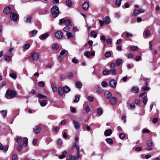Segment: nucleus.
<instances>
[{
	"mask_svg": "<svg viewBox=\"0 0 160 160\" xmlns=\"http://www.w3.org/2000/svg\"><path fill=\"white\" fill-rule=\"evenodd\" d=\"M17 93L15 91L8 90L6 92L5 97L8 99H11L15 97Z\"/></svg>",
	"mask_w": 160,
	"mask_h": 160,
	"instance_id": "nucleus-1",
	"label": "nucleus"
},
{
	"mask_svg": "<svg viewBox=\"0 0 160 160\" xmlns=\"http://www.w3.org/2000/svg\"><path fill=\"white\" fill-rule=\"evenodd\" d=\"M52 17L53 18L57 17L59 15V9L57 6H53L51 9Z\"/></svg>",
	"mask_w": 160,
	"mask_h": 160,
	"instance_id": "nucleus-2",
	"label": "nucleus"
},
{
	"mask_svg": "<svg viewBox=\"0 0 160 160\" xmlns=\"http://www.w3.org/2000/svg\"><path fill=\"white\" fill-rule=\"evenodd\" d=\"M30 56L32 60L37 61L39 58V53L38 52H33L31 53Z\"/></svg>",
	"mask_w": 160,
	"mask_h": 160,
	"instance_id": "nucleus-3",
	"label": "nucleus"
},
{
	"mask_svg": "<svg viewBox=\"0 0 160 160\" xmlns=\"http://www.w3.org/2000/svg\"><path fill=\"white\" fill-rule=\"evenodd\" d=\"M55 36L57 39H60L63 37V33L60 31H57L55 33Z\"/></svg>",
	"mask_w": 160,
	"mask_h": 160,
	"instance_id": "nucleus-4",
	"label": "nucleus"
},
{
	"mask_svg": "<svg viewBox=\"0 0 160 160\" xmlns=\"http://www.w3.org/2000/svg\"><path fill=\"white\" fill-rule=\"evenodd\" d=\"M144 10L142 8H141L138 10L134 9L133 10V12L132 14L134 16H137L138 14L144 12Z\"/></svg>",
	"mask_w": 160,
	"mask_h": 160,
	"instance_id": "nucleus-5",
	"label": "nucleus"
},
{
	"mask_svg": "<svg viewBox=\"0 0 160 160\" xmlns=\"http://www.w3.org/2000/svg\"><path fill=\"white\" fill-rule=\"evenodd\" d=\"M75 148L77 150L78 154L77 157V158L78 159L80 157V150L79 147L78 145H76L75 143H74L72 147V148Z\"/></svg>",
	"mask_w": 160,
	"mask_h": 160,
	"instance_id": "nucleus-6",
	"label": "nucleus"
},
{
	"mask_svg": "<svg viewBox=\"0 0 160 160\" xmlns=\"http://www.w3.org/2000/svg\"><path fill=\"white\" fill-rule=\"evenodd\" d=\"M33 130L34 133L37 134L41 132V128L39 126L36 125L33 128Z\"/></svg>",
	"mask_w": 160,
	"mask_h": 160,
	"instance_id": "nucleus-7",
	"label": "nucleus"
},
{
	"mask_svg": "<svg viewBox=\"0 0 160 160\" xmlns=\"http://www.w3.org/2000/svg\"><path fill=\"white\" fill-rule=\"evenodd\" d=\"M11 19L13 21H16L18 18L17 14L15 12H12L10 15Z\"/></svg>",
	"mask_w": 160,
	"mask_h": 160,
	"instance_id": "nucleus-8",
	"label": "nucleus"
},
{
	"mask_svg": "<svg viewBox=\"0 0 160 160\" xmlns=\"http://www.w3.org/2000/svg\"><path fill=\"white\" fill-rule=\"evenodd\" d=\"M32 17L30 15H27L25 17L24 21L27 23H31Z\"/></svg>",
	"mask_w": 160,
	"mask_h": 160,
	"instance_id": "nucleus-9",
	"label": "nucleus"
},
{
	"mask_svg": "<svg viewBox=\"0 0 160 160\" xmlns=\"http://www.w3.org/2000/svg\"><path fill=\"white\" fill-rule=\"evenodd\" d=\"M84 55L86 57L88 58L91 56H94L95 55V52H90L88 51L85 52L84 53Z\"/></svg>",
	"mask_w": 160,
	"mask_h": 160,
	"instance_id": "nucleus-10",
	"label": "nucleus"
},
{
	"mask_svg": "<svg viewBox=\"0 0 160 160\" xmlns=\"http://www.w3.org/2000/svg\"><path fill=\"white\" fill-rule=\"evenodd\" d=\"M117 84V81L115 80L112 79L109 81V85L112 88H115Z\"/></svg>",
	"mask_w": 160,
	"mask_h": 160,
	"instance_id": "nucleus-11",
	"label": "nucleus"
},
{
	"mask_svg": "<svg viewBox=\"0 0 160 160\" xmlns=\"http://www.w3.org/2000/svg\"><path fill=\"white\" fill-rule=\"evenodd\" d=\"M11 11V8L9 7L8 6L6 7L3 10V12L7 14H9Z\"/></svg>",
	"mask_w": 160,
	"mask_h": 160,
	"instance_id": "nucleus-12",
	"label": "nucleus"
},
{
	"mask_svg": "<svg viewBox=\"0 0 160 160\" xmlns=\"http://www.w3.org/2000/svg\"><path fill=\"white\" fill-rule=\"evenodd\" d=\"M117 101V99L114 97H112L109 99V102L111 105H115Z\"/></svg>",
	"mask_w": 160,
	"mask_h": 160,
	"instance_id": "nucleus-13",
	"label": "nucleus"
},
{
	"mask_svg": "<svg viewBox=\"0 0 160 160\" xmlns=\"http://www.w3.org/2000/svg\"><path fill=\"white\" fill-rule=\"evenodd\" d=\"M49 34L48 33H46L42 34L39 36V38L42 40H44L47 38L49 36Z\"/></svg>",
	"mask_w": 160,
	"mask_h": 160,
	"instance_id": "nucleus-14",
	"label": "nucleus"
},
{
	"mask_svg": "<svg viewBox=\"0 0 160 160\" xmlns=\"http://www.w3.org/2000/svg\"><path fill=\"white\" fill-rule=\"evenodd\" d=\"M139 90V88L137 86H133L131 89V91L132 92L135 93H137L138 92Z\"/></svg>",
	"mask_w": 160,
	"mask_h": 160,
	"instance_id": "nucleus-15",
	"label": "nucleus"
},
{
	"mask_svg": "<svg viewBox=\"0 0 160 160\" xmlns=\"http://www.w3.org/2000/svg\"><path fill=\"white\" fill-rule=\"evenodd\" d=\"M112 133V131L110 129H108L105 130L104 132L105 136H110Z\"/></svg>",
	"mask_w": 160,
	"mask_h": 160,
	"instance_id": "nucleus-16",
	"label": "nucleus"
},
{
	"mask_svg": "<svg viewBox=\"0 0 160 160\" xmlns=\"http://www.w3.org/2000/svg\"><path fill=\"white\" fill-rule=\"evenodd\" d=\"M83 9L84 10L88 9L89 7V3L86 2H85L82 5Z\"/></svg>",
	"mask_w": 160,
	"mask_h": 160,
	"instance_id": "nucleus-17",
	"label": "nucleus"
},
{
	"mask_svg": "<svg viewBox=\"0 0 160 160\" xmlns=\"http://www.w3.org/2000/svg\"><path fill=\"white\" fill-rule=\"evenodd\" d=\"M8 149V147L7 145L3 146L2 144L0 143V150H3L5 151H7Z\"/></svg>",
	"mask_w": 160,
	"mask_h": 160,
	"instance_id": "nucleus-18",
	"label": "nucleus"
},
{
	"mask_svg": "<svg viewBox=\"0 0 160 160\" xmlns=\"http://www.w3.org/2000/svg\"><path fill=\"white\" fill-rule=\"evenodd\" d=\"M73 123L74 124L75 128L76 129H78L80 128V125L79 123L77 121L75 120H73Z\"/></svg>",
	"mask_w": 160,
	"mask_h": 160,
	"instance_id": "nucleus-19",
	"label": "nucleus"
},
{
	"mask_svg": "<svg viewBox=\"0 0 160 160\" xmlns=\"http://www.w3.org/2000/svg\"><path fill=\"white\" fill-rule=\"evenodd\" d=\"M104 96L107 98H109L112 96V94L109 92H106L104 93Z\"/></svg>",
	"mask_w": 160,
	"mask_h": 160,
	"instance_id": "nucleus-20",
	"label": "nucleus"
},
{
	"mask_svg": "<svg viewBox=\"0 0 160 160\" xmlns=\"http://www.w3.org/2000/svg\"><path fill=\"white\" fill-rule=\"evenodd\" d=\"M63 90L64 92L68 93L70 91L71 89L69 87L66 86L63 88Z\"/></svg>",
	"mask_w": 160,
	"mask_h": 160,
	"instance_id": "nucleus-21",
	"label": "nucleus"
},
{
	"mask_svg": "<svg viewBox=\"0 0 160 160\" xmlns=\"http://www.w3.org/2000/svg\"><path fill=\"white\" fill-rule=\"evenodd\" d=\"M58 94L60 95H62L64 93V91L63 88L62 87H59L58 88Z\"/></svg>",
	"mask_w": 160,
	"mask_h": 160,
	"instance_id": "nucleus-22",
	"label": "nucleus"
},
{
	"mask_svg": "<svg viewBox=\"0 0 160 160\" xmlns=\"http://www.w3.org/2000/svg\"><path fill=\"white\" fill-rule=\"evenodd\" d=\"M9 76L14 79H16L17 78V75L16 74L13 72H11L9 73Z\"/></svg>",
	"mask_w": 160,
	"mask_h": 160,
	"instance_id": "nucleus-23",
	"label": "nucleus"
},
{
	"mask_svg": "<svg viewBox=\"0 0 160 160\" xmlns=\"http://www.w3.org/2000/svg\"><path fill=\"white\" fill-rule=\"evenodd\" d=\"M104 23L106 24H108L110 22V18L108 16H107L104 18Z\"/></svg>",
	"mask_w": 160,
	"mask_h": 160,
	"instance_id": "nucleus-24",
	"label": "nucleus"
},
{
	"mask_svg": "<svg viewBox=\"0 0 160 160\" xmlns=\"http://www.w3.org/2000/svg\"><path fill=\"white\" fill-rule=\"evenodd\" d=\"M76 87L79 89L81 88L82 86V83L78 81H77L76 82Z\"/></svg>",
	"mask_w": 160,
	"mask_h": 160,
	"instance_id": "nucleus-25",
	"label": "nucleus"
},
{
	"mask_svg": "<svg viewBox=\"0 0 160 160\" xmlns=\"http://www.w3.org/2000/svg\"><path fill=\"white\" fill-rule=\"evenodd\" d=\"M66 36L67 37V38L69 39L70 38H72L74 37L73 34L71 32H68L66 33Z\"/></svg>",
	"mask_w": 160,
	"mask_h": 160,
	"instance_id": "nucleus-26",
	"label": "nucleus"
},
{
	"mask_svg": "<svg viewBox=\"0 0 160 160\" xmlns=\"http://www.w3.org/2000/svg\"><path fill=\"white\" fill-rule=\"evenodd\" d=\"M51 87L53 92H56L57 91V89L56 84L54 83H52L51 84Z\"/></svg>",
	"mask_w": 160,
	"mask_h": 160,
	"instance_id": "nucleus-27",
	"label": "nucleus"
},
{
	"mask_svg": "<svg viewBox=\"0 0 160 160\" xmlns=\"http://www.w3.org/2000/svg\"><path fill=\"white\" fill-rule=\"evenodd\" d=\"M90 35L91 37H93L94 38H96L97 34L95 31L93 30L91 31Z\"/></svg>",
	"mask_w": 160,
	"mask_h": 160,
	"instance_id": "nucleus-28",
	"label": "nucleus"
},
{
	"mask_svg": "<svg viewBox=\"0 0 160 160\" xmlns=\"http://www.w3.org/2000/svg\"><path fill=\"white\" fill-rule=\"evenodd\" d=\"M47 103V100H42L40 102V104L42 107H44L45 106Z\"/></svg>",
	"mask_w": 160,
	"mask_h": 160,
	"instance_id": "nucleus-29",
	"label": "nucleus"
},
{
	"mask_svg": "<svg viewBox=\"0 0 160 160\" xmlns=\"http://www.w3.org/2000/svg\"><path fill=\"white\" fill-rule=\"evenodd\" d=\"M110 74L112 75H115L116 73V70L115 69H111L109 70Z\"/></svg>",
	"mask_w": 160,
	"mask_h": 160,
	"instance_id": "nucleus-30",
	"label": "nucleus"
},
{
	"mask_svg": "<svg viewBox=\"0 0 160 160\" xmlns=\"http://www.w3.org/2000/svg\"><path fill=\"white\" fill-rule=\"evenodd\" d=\"M67 76L69 79H71L73 78V74L71 72H69L67 73Z\"/></svg>",
	"mask_w": 160,
	"mask_h": 160,
	"instance_id": "nucleus-31",
	"label": "nucleus"
},
{
	"mask_svg": "<svg viewBox=\"0 0 160 160\" xmlns=\"http://www.w3.org/2000/svg\"><path fill=\"white\" fill-rule=\"evenodd\" d=\"M138 49V46H133L130 47L129 50L131 51H136Z\"/></svg>",
	"mask_w": 160,
	"mask_h": 160,
	"instance_id": "nucleus-32",
	"label": "nucleus"
},
{
	"mask_svg": "<svg viewBox=\"0 0 160 160\" xmlns=\"http://www.w3.org/2000/svg\"><path fill=\"white\" fill-rule=\"evenodd\" d=\"M28 138H24L23 139V141L22 142V144L23 145H24L25 146H27L28 145Z\"/></svg>",
	"mask_w": 160,
	"mask_h": 160,
	"instance_id": "nucleus-33",
	"label": "nucleus"
},
{
	"mask_svg": "<svg viewBox=\"0 0 160 160\" xmlns=\"http://www.w3.org/2000/svg\"><path fill=\"white\" fill-rule=\"evenodd\" d=\"M122 60L120 59H116V64L117 66H119L121 63Z\"/></svg>",
	"mask_w": 160,
	"mask_h": 160,
	"instance_id": "nucleus-34",
	"label": "nucleus"
},
{
	"mask_svg": "<svg viewBox=\"0 0 160 160\" xmlns=\"http://www.w3.org/2000/svg\"><path fill=\"white\" fill-rule=\"evenodd\" d=\"M36 97L40 99H42L46 98V96L44 95H42L41 94H38L36 96Z\"/></svg>",
	"mask_w": 160,
	"mask_h": 160,
	"instance_id": "nucleus-35",
	"label": "nucleus"
},
{
	"mask_svg": "<svg viewBox=\"0 0 160 160\" xmlns=\"http://www.w3.org/2000/svg\"><path fill=\"white\" fill-rule=\"evenodd\" d=\"M66 160H76V157L74 155H70L69 158H67Z\"/></svg>",
	"mask_w": 160,
	"mask_h": 160,
	"instance_id": "nucleus-36",
	"label": "nucleus"
},
{
	"mask_svg": "<svg viewBox=\"0 0 160 160\" xmlns=\"http://www.w3.org/2000/svg\"><path fill=\"white\" fill-rule=\"evenodd\" d=\"M111 55V53L110 52V51H107L104 54L106 58H109L110 57Z\"/></svg>",
	"mask_w": 160,
	"mask_h": 160,
	"instance_id": "nucleus-37",
	"label": "nucleus"
},
{
	"mask_svg": "<svg viewBox=\"0 0 160 160\" xmlns=\"http://www.w3.org/2000/svg\"><path fill=\"white\" fill-rule=\"evenodd\" d=\"M67 153V152L66 151L63 152L62 155H59L58 156L59 158L60 159H62L65 157V155Z\"/></svg>",
	"mask_w": 160,
	"mask_h": 160,
	"instance_id": "nucleus-38",
	"label": "nucleus"
},
{
	"mask_svg": "<svg viewBox=\"0 0 160 160\" xmlns=\"http://www.w3.org/2000/svg\"><path fill=\"white\" fill-rule=\"evenodd\" d=\"M106 142L109 144H112L113 143V141L110 138H107L106 139Z\"/></svg>",
	"mask_w": 160,
	"mask_h": 160,
	"instance_id": "nucleus-39",
	"label": "nucleus"
},
{
	"mask_svg": "<svg viewBox=\"0 0 160 160\" xmlns=\"http://www.w3.org/2000/svg\"><path fill=\"white\" fill-rule=\"evenodd\" d=\"M59 47L58 44H54L52 46V49L54 50H57L58 48Z\"/></svg>",
	"mask_w": 160,
	"mask_h": 160,
	"instance_id": "nucleus-40",
	"label": "nucleus"
},
{
	"mask_svg": "<svg viewBox=\"0 0 160 160\" xmlns=\"http://www.w3.org/2000/svg\"><path fill=\"white\" fill-rule=\"evenodd\" d=\"M102 74L104 75H108L110 74L109 71L107 69L104 70Z\"/></svg>",
	"mask_w": 160,
	"mask_h": 160,
	"instance_id": "nucleus-41",
	"label": "nucleus"
},
{
	"mask_svg": "<svg viewBox=\"0 0 160 160\" xmlns=\"http://www.w3.org/2000/svg\"><path fill=\"white\" fill-rule=\"evenodd\" d=\"M12 58L8 55L6 56L5 57V59L7 61L9 62L11 60Z\"/></svg>",
	"mask_w": 160,
	"mask_h": 160,
	"instance_id": "nucleus-42",
	"label": "nucleus"
},
{
	"mask_svg": "<svg viewBox=\"0 0 160 160\" xmlns=\"http://www.w3.org/2000/svg\"><path fill=\"white\" fill-rule=\"evenodd\" d=\"M148 99L147 97L145 96L143 97L142 99V102L144 105H146L148 102Z\"/></svg>",
	"mask_w": 160,
	"mask_h": 160,
	"instance_id": "nucleus-43",
	"label": "nucleus"
},
{
	"mask_svg": "<svg viewBox=\"0 0 160 160\" xmlns=\"http://www.w3.org/2000/svg\"><path fill=\"white\" fill-rule=\"evenodd\" d=\"M12 160H18V157L16 154H13L12 157Z\"/></svg>",
	"mask_w": 160,
	"mask_h": 160,
	"instance_id": "nucleus-44",
	"label": "nucleus"
},
{
	"mask_svg": "<svg viewBox=\"0 0 160 160\" xmlns=\"http://www.w3.org/2000/svg\"><path fill=\"white\" fill-rule=\"evenodd\" d=\"M70 30V28L68 26H65L63 29V31L67 32H69V31Z\"/></svg>",
	"mask_w": 160,
	"mask_h": 160,
	"instance_id": "nucleus-45",
	"label": "nucleus"
},
{
	"mask_svg": "<svg viewBox=\"0 0 160 160\" xmlns=\"http://www.w3.org/2000/svg\"><path fill=\"white\" fill-rule=\"evenodd\" d=\"M66 3L67 5L69 7H71L72 4V2L70 0H67Z\"/></svg>",
	"mask_w": 160,
	"mask_h": 160,
	"instance_id": "nucleus-46",
	"label": "nucleus"
},
{
	"mask_svg": "<svg viewBox=\"0 0 160 160\" xmlns=\"http://www.w3.org/2000/svg\"><path fill=\"white\" fill-rule=\"evenodd\" d=\"M149 90H150V88L147 86L142 87V90L143 91Z\"/></svg>",
	"mask_w": 160,
	"mask_h": 160,
	"instance_id": "nucleus-47",
	"label": "nucleus"
},
{
	"mask_svg": "<svg viewBox=\"0 0 160 160\" xmlns=\"http://www.w3.org/2000/svg\"><path fill=\"white\" fill-rule=\"evenodd\" d=\"M80 96L78 95H76L75 96V99L74 100V102H78L80 99Z\"/></svg>",
	"mask_w": 160,
	"mask_h": 160,
	"instance_id": "nucleus-48",
	"label": "nucleus"
},
{
	"mask_svg": "<svg viewBox=\"0 0 160 160\" xmlns=\"http://www.w3.org/2000/svg\"><path fill=\"white\" fill-rule=\"evenodd\" d=\"M96 91L99 94L102 93V89L100 87H98L96 89Z\"/></svg>",
	"mask_w": 160,
	"mask_h": 160,
	"instance_id": "nucleus-49",
	"label": "nucleus"
},
{
	"mask_svg": "<svg viewBox=\"0 0 160 160\" xmlns=\"http://www.w3.org/2000/svg\"><path fill=\"white\" fill-rule=\"evenodd\" d=\"M147 145L149 147H151L152 145V142L150 140H148L147 142Z\"/></svg>",
	"mask_w": 160,
	"mask_h": 160,
	"instance_id": "nucleus-50",
	"label": "nucleus"
},
{
	"mask_svg": "<svg viewBox=\"0 0 160 160\" xmlns=\"http://www.w3.org/2000/svg\"><path fill=\"white\" fill-rule=\"evenodd\" d=\"M126 36L127 38L132 37H133V35L131 33L126 32Z\"/></svg>",
	"mask_w": 160,
	"mask_h": 160,
	"instance_id": "nucleus-51",
	"label": "nucleus"
},
{
	"mask_svg": "<svg viewBox=\"0 0 160 160\" xmlns=\"http://www.w3.org/2000/svg\"><path fill=\"white\" fill-rule=\"evenodd\" d=\"M121 0H116L115 2V4L118 6L119 7L121 5Z\"/></svg>",
	"mask_w": 160,
	"mask_h": 160,
	"instance_id": "nucleus-52",
	"label": "nucleus"
},
{
	"mask_svg": "<svg viewBox=\"0 0 160 160\" xmlns=\"http://www.w3.org/2000/svg\"><path fill=\"white\" fill-rule=\"evenodd\" d=\"M97 112H98V114L99 115H101L103 111L101 108H99L98 109Z\"/></svg>",
	"mask_w": 160,
	"mask_h": 160,
	"instance_id": "nucleus-53",
	"label": "nucleus"
},
{
	"mask_svg": "<svg viewBox=\"0 0 160 160\" xmlns=\"http://www.w3.org/2000/svg\"><path fill=\"white\" fill-rule=\"evenodd\" d=\"M1 113L3 117H5L7 114V111L6 110H2L1 111Z\"/></svg>",
	"mask_w": 160,
	"mask_h": 160,
	"instance_id": "nucleus-54",
	"label": "nucleus"
},
{
	"mask_svg": "<svg viewBox=\"0 0 160 160\" xmlns=\"http://www.w3.org/2000/svg\"><path fill=\"white\" fill-rule=\"evenodd\" d=\"M65 23L66 25V26H68V27H69V26L71 24L70 21L69 20H66V22Z\"/></svg>",
	"mask_w": 160,
	"mask_h": 160,
	"instance_id": "nucleus-55",
	"label": "nucleus"
},
{
	"mask_svg": "<svg viewBox=\"0 0 160 160\" xmlns=\"http://www.w3.org/2000/svg\"><path fill=\"white\" fill-rule=\"evenodd\" d=\"M30 47V45L29 44H27L25 45L23 47V48L25 50L28 49Z\"/></svg>",
	"mask_w": 160,
	"mask_h": 160,
	"instance_id": "nucleus-56",
	"label": "nucleus"
},
{
	"mask_svg": "<svg viewBox=\"0 0 160 160\" xmlns=\"http://www.w3.org/2000/svg\"><path fill=\"white\" fill-rule=\"evenodd\" d=\"M38 85L39 86L43 87L44 86L45 83L43 81H40L38 82Z\"/></svg>",
	"mask_w": 160,
	"mask_h": 160,
	"instance_id": "nucleus-57",
	"label": "nucleus"
},
{
	"mask_svg": "<svg viewBox=\"0 0 160 160\" xmlns=\"http://www.w3.org/2000/svg\"><path fill=\"white\" fill-rule=\"evenodd\" d=\"M101 85L103 87H106L107 86V83L105 81H103L102 82Z\"/></svg>",
	"mask_w": 160,
	"mask_h": 160,
	"instance_id": "nucleus-58",
	"label": "nucleus"
},
{
	"mask_svg": "<svg viewBox=\"0 0 160 160\" xmlns=\"http://www.w3.org/2000/svg\"><path fill=\"white\" fill-rule=\"evenodd\" d=\"M38 32V31L36 30H33L31 32V33L32 35L33 36H35L36 35Z\"/></svg>",
	"mask_w": 160,
	"mask_h": 160,
	"instance_id": "nucleus-59",
	"label": "nucleus"
},
{
	"mask_svg": "<svg viewBox=\"0 0 160 160\" xmlns=\"http://www.w3.org/2000/svg\"><path fill=\"white\" fill-rule=\"evenodd\" d=\"M125 137V135L123 133H121L119 134V137L121 139H123Z\"/></svg>",
	"mask_w": 160,
	"mask_h": 160,
	"instance_id": "nucleus-60",
	"label": "nucleus"
},
{
	"mask_svg": "<svg viewBox=\"0 0 160 160\" xmlns=\"http://www.w3.org/2000/svg\"><path fill=\"white\" fill-rule=\"evenodd\" d=\"M22 146L20 144L17 147V150L19 152H20L22 149Z\"/></svg>",
	"mask_w": 160,
	"mask_h": 160,
	"instance_id": "nucleus-61",
	"label": "nucleus"
},
{
	"mask_svg": "<svg viewBox=\"0 0 160 160\" xmlns=\"http://www.w3.org/2000/svg\"><path fill=\"white\" fill-rule=\"evenodd\" d=\"M66 22V20L64 18L60 19L59 20V24H63Z\"/></svg>",
	"mask_w": 160,
	"mask_h": 160,
	"instance_id": "nucleus-62",
	"label": "nucleus"
},
{
	"mask_svg": "<svg viewBox=\"0 0 160 160\" xmlns=\"http://www.w3.org/2000/svg\"><path fill=\"white\" fill-rule=\"evenodd\" d=\"M107 44L108 45H110L112 43V39L110 38H108L106 40Z\"/></svg>",
	"mask_w": 160,
	"mask_h": 160,
	"instance_id": "nucleus-63",
	"label": "nucleus"
},
{
	"mask_svg": "<svg viewBox=\"0 0 160 160\" xmlns=\"http://www.w3.org/2000/svg\"><path fill=\"white\" fill-rule=\"evenodd\" d=\"M85 110L86 112L88 113L90 111V108L89 107V106L88 105H87L86 107L85 108Z\"/></svg>",
	"mask_w": 160,
	"mask_h": 160,
	"instance_id": "nucleus-64",
	"label": "nucleus"
}]
</instances>
